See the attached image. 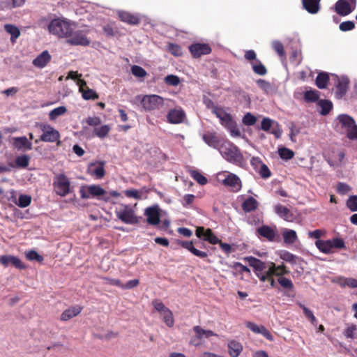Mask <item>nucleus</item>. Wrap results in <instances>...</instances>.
<instances>
[{"mask_svg": "<svg viewBox=\"0 0 357 357\" xmlns=\"http://www.w3.org/2000/svg\"><path fill=\"white\" fill-rule=\"evenodd\" d=\"M253 72L259 75H265L267 73V69L259 60L256 62H251Z\"/></svg>", "mask_w": 357, "mask_h": 357, "instance_id": "40", "label": "nucleus"}, {"mask_svg": "<svg viewBox=\"0 0 357 357\" xmlns=\"http://www.w3.org/2000/svg\"><path fill=\"white\" fill-rule=\"evenodd\" d=\"M259 206L258 202L252 197H249L242 203V209L245 213L255 211Z\"/></svg>", "mask_w": 357, "mask_h": 357, "instance_id": "33", "label": "nucleus"}, {"mask_svg": "<svg viewBox=\"0 0 357 357\" xmlns=\"http://www.w3.org/2000/svg\"><path fill=\"white\" fill-rule=\"evenodd\" d=\"M109 131H110V127L107 125H104L99 128H95L94 130H93L95 135L101 139L107 137L108 135Z\"/></svg>", "mask_w": 357, "mask_h": 357, "instance_id": "44", "label": "nucleus"}, {"mask_svg": "<svg viewBox=\"0 0 357 357\" xmlns=\"http://www.w3.org/2000/svg\"><path fill=\"white\" fill-rule=\"evenodd\" d=\"M52 56L47 50L43 51L33 60V65L37 68H44L50 61Z\"/></svg>", "mask_w": 357, "mask_h": 357, "instance_id": "25", "label": "nucleus"}, {"mask_svg": "<svg viewBox=\"0 0 357 357\" xmlns=\"http://www.w3.org/2000/svg\"><path fill=\"white\" fill-rule=\"evenodd\" d=\"M257 121V118L250 112L245 114L243 118L242 122L245 126H253Z\"/></svg>", "mask_w": 357, "mask_h": 357, "instance_id": "56", "label": "nucleus"}, {"mask_svg": "<svg viewBox=\"0 0 357 357\" xmlns=\"http://www.w3.org/2000/svg\"><path fill=\"white\" fill-rule=\"evenodd\" d=\"M256 235L270 242L275 241V238L278 236L276 228H273L268 225H262L257 228Z\"/></svg>", "mask_w": 357, "mask_h": 357, "instance_id": "15", "label": "nucleus"}, {"mask_svg": "<svg viewBox=\"0 0 357 357\" xmlns=\"http://www.w3.org/2000/svg\"><path fill=\"white\" fill-rule=\"evenodd\" d=\"M228 352L231 357H238L243 351V345L238 341L229 340L227 344Z\"/></svg>", "mask_w": 357, "mask_h": 357, "instance_id": "31", "label": "nucleus"}, {"mask_svg": "<svg viewBox=\"0 0 357 357\" xmlns=\"http://www.w3.org/2000/svg\"><path fill=\"white\" fill-rule=\"evenodd\" d=\"M105 34L108 37H113L118 33L117 29L114 27L112 24H108L102 28Z\"/></svg>", "mask_w": 357, "mask_h": 357, "instance_id": "58", "label": "nucleus"}, {"mask_svg": "<svg viewBox=\"0 0 357 357\" xmlns=\"http://www.w3.org/2000/svg\"><path fill=\"white\" fill-rule=\"evenodd\" d=\"M342 127H345L349 130L355 123L354 119L347 114H340L337 117Z\"/></svg>", "mask_w": 357, "mask_h": 357, "instance_id": "38", "label": "nucleus"}, {"mask_svg": "<svg viewBox=\"0 0 357 357\" xmlns=\"http://www.w3.org/2000/svg\"><path fill=\"white\" fill-rule=\"evenodd\" d=\"M299 305L302 308L303 313H304L305 316L306 317V318L307 319H309V321L312 323V324L316 325L317 320L316 317H314L313 312L310 309H308L307 307H305L304 305L300 303Z\"/></svg>", "mask_w": 357, "mask_h": 357, "instance_id": "47", "label": "nucleus"}, {"mask_svg": "<svg viewBox=\"0 0 357 357\" xmlns=\"http://www.w3.org/2000/svg\"><path fill=\"white\" fill-rule=\"evenodd\" d=\"M190 174L193 179L199 184L203 185L207 183V178L198 171L193 170Z\"/></svg>", "mask_w": 357, "mask_h": 357, "instance_id": "51", "label": "nucleus"}, {"mask_svg": "<svg viewBox=\"0 0 357 357\" xmlns=\"http://www.w3.org/2000/svg\"><path fill=\"white\" fill-rule=\"evenodd\" d=\"M222 184L230 187L233 192H238L242 188V183L238 176L233 173H229L222 181Z\"/></svg>", "mask_w": 357, "mask_h": 357, "instance_id": "17", "label": "nucleus"}, {"mask_svg": "<svg viewBox=\"0 0 357 357\" xmlns=\"http://www.w3.org/2000/svg\"><path fill=\"white\" fill-rule=\"evenodd\" d=\"M116 217L126 224L135 225L139 222V218L135 215L134 211L127 206L123 209L116 211Z\"/></svg>", "mask_w": 357, "mask_h": 357, "instance_id": "13", "label": "nucleus"}, {"mask_svg": "<svg viewBox=\"0 0 357 357\" xmlns=\"http://www.w3.org/2000/svg\"><path fill=\"white\" fill-rule=\"evenodd\" d=\"M245 259L254 269V272L261 282H268L271 287H275V282L273 278L274 273H272L267 268L266 263L254 257H248Z\"/></svg>", "mask_w": 357, "mask_h": 357, "instance_id": "1", "label": "nucleus"}, {"mask_svg": "<svg viewBox=\"0 0 357 357\" xmlns=\"http://www.w3.org/2000/svg\"><path fill=\"white\" fill-rule=\"evenodd\" d=\"M167 50L175 56H180L183 54L181 47L178 45L174 43H169L167 46Z\"/></svg>", "mask_w": 357, "mask_h": 357, "instance_id": "49", "label": "nucleus"}, {"mask_svg": "<svg viewBox=\"0 0 357 357\" xmlns=\"http://www.w3.org/2000/svg\"><path fill=\"white\" fill-rule=\"evenodd\" d=\"M318 105L321 107L320 112L321 115L326 116L331 111L333 108V103L328 100H320Z\"/></svg>", "mask_w": 357, "mask_h": 357, "instance_id": "39", "label": "nucleus"}, {"mask_svg": "<svg viewBox=\"0 0 357 357\" xmlns=\"http://www.w3.org/2000/svg\"><path fill=\"white\" fill-rule=\"evenodd\" d=\"M10 259L11 264L16 268H18L20 270H24L26 268V266L24 264V263L22 261V260L19 257L12 255Z\"/></svg>", "mask_w": 357, "mask_h": 357, "instance_id": "59", "label": "nucleus"}, {"mask_svg": "<svg viewBox=\"0 0 357 357\" xmlns=\"http://www.w3.org/2000/svg\"><path fill=\"white\" fill-rule=\"evenodd\" d=\"M204 241L209 242L213 245L218 244L220 239L213 234L212 230L209 228L206 229V233L204 238Z\"/></svg>", "mask_w": 357, "mask_h": 357, "instance_id": "48", "label": "nucleus"}, {"mask_svg": "<svg viewBox=\"0 0 357 357\" xmlns=\"http://www.w3.org/2000/svg\"><path fill=\"white\" fill-rule=\"evenodd\" d=\"M11 142L13 146L18 151H30L33 147L32 143L25 136L12 137Z\"/></svg>", "mask_w": 357, "mask_h": 357, "instance_id": "18", "label": "nucleus"}, {"mask_svg": "<svg viewBox=\"0 0 357 357\" xmlns=\"http://www.w3.org/2000/svg\"><path fill=\"white\" fill-rule=\"evenodd\" d=\"M132 74L138 78H144L147 75L146 71L141 66L134 65L131 67Z\"/></svg>", "mask_w": 357, "mask_h": 357, "instance_id": "46", "label": "nucleus"}, {"mask_svg": "<svg viewBox=\"0 0 357 357\" xmlns=\"http://www.w3.org/2000/svg\"><path fill=\"white\" fill-rule=\"evenodd\" d=\"M165 82L167 85L177 86L180 83L179 77L176 75H169L165 77Z\"/></svg>", "mask_w": 357, "mask_h": 357, "instance_id": "60", "label": "nucleus"}, {"mask_svg": "<svg viewBox=\"0 0 357 357\" xmlns=\"http://www.w3.org/2000/svg\"><path fill=\"white\" fill-rule=\"evenodd\" d=\"M141 105L146 111L157 110L164 105V99L155 94L144 95L141 99Z\"/></svg>", "mask_w": 357, "mask_h": 357, "instance_id": "9", "label": "nucleus"}, {"mask_svg": "<svg viewBox=\"0 0 357 357\" xmlns=\"http://www.w3.org/2000/svg\"><path fill=\"white\" fill-rule=\"evenodd\" d=\"M178 244L180 245L182 248L190 251L192 255L196 257H198L202 259L206 258L208 255L206 252L199 250L198 249L194 247L193 242L191 241H179Z\"/></svg>", "mask_w": 357, "mask_h": 357, "instance_id": "21", "label": "nucleus"}, {"mask_svg": "<svg viewBox=\"0 0 357 357\" xmlns=\"http://www.w3.org/2000/svg\"><path fill=\"white\" fill-rule=\"evenodd\" d=\"M89 29L86 26L77 27L76 24H73V28L71 30L70 36L66 39L67 43L71 45L89 46L91 40L88 38L87 35Z\"/></svg>", "mask_w": 357, "mask_h": 357, "instance_id": "3", "label": "nucleus"}, {"mask_svg": "<svg viewBox=\"0 0 357 357\" xmlns=\"http://www.w3.org/2000/svg\"><path fill=\"white\" fill-rule=\"evenodd\" d=\"M83 307L80 305H76L72 306L66 310L61 315V320L66 321L76 316H77L82 310Z\"/></svg>", "mask_w": 357, "mask_h": 357, "instance_id": "27", "label": "nucleus"}, {"mask_svg": "<svg viewBox=\"0 0 357 357\" xmlns=\"http://www.w3.org/2000/svg\"><path fill=\"white\" fill-rule=\"evenodd\" d=\"M121 21L130 25H137L140 22V18L137 15L126 11H120L118 13Z\"/></svg>", "mask_w": 357, "mask_h": 357, "instance_id": "24", "label": "nucleus"}, {"mask_svg": "<svg viewBox=\"0 0 357 357\" xmlns=\"http://www.w3.org/2000/svg\"><path fill=\"white\" fill-rule=\"evenodd\" d=\"M346 205L350 211H357V196H350L347 201Z\"/></svg>", "mask_w": 357, "mask_h": 357, "instance_id": "57", "label": "nucleus"}, {"mask_svg": "<svg viewBox=\"0 0 357 357\" xmlns=\"http://www.w3.org/2000/svg\"><path fill=\"white\" fill-rule=\"evenodd\" d=\"M154 309L160 314L165 324L171 328L174 324V319L172 312L167 307L164 303L158 299L152 301Z\"/></svg>", "mask_w": 357, "mask_h": 357, "instance_id": "10", "label": "nucleus"}, {"mask_svg": "<svg viewBox=\"0 0 357 357\" xmlns=\"http://www.w3.org/2000/svg\"><path fill=\"white\" fill-rule=\"evenodd\" d=\"M349 80L347 77H343L338 78V83L336 86V96L337 98H342L347 92Z\"/></svg>", "mask_w": 357, "mask_h": 357, "instance_id": "29", "label": "nucleus"}, {"mask_svg": "<svg viewBox=\"0 0 357 357\" xmlns=\"http://www.w3.org/2000/svg\"><path fill=\"white\" fill-rule=\"evenodd\" d=\"M258 173L263 178H268L271 176V172L266 164H263V165L258 169Z\"/></svg>", "mask_w": 357, "mask_h": 357, "instance_id": "64", "label": "nucleus"}, {"mask_svg": "<svg viewBox=\"0 0 357 357\" xmlns=\"http://www.w3.org/2000/svg\"><path fill=\"white\" fill-rule=\"evenodd\" d=\"M225 128L230 132L231 135L234 137H239L241 131L238 128L236 122L232 120L229 124H227Z\"/></svg>", "mask_w": 357, "mask_h": 357, "instance_id": "54", "label": "nucleus"}, {"mask_svg": "<svg viewBox=\"0 0 357 357\" xmlns=\"http://www.w3.org/2000/svg\"><path fill=\"white\" fill-rule=\"evenodd\" d=\"M280 257L282 260L291 263V264H296L297 263L298 257L286 250L281 251Z\"/></svg>", "mask_w": 357, "mask_h": 357, "instance_id": "42", "label": "nucleus"}, {"mask_svg": "<svg viewBox=\"0 0 357 357\" xmlns=\"http://www.w3.org/2000/svg\"><path fill=\"white\" fill-rule=\"evenodd\" d=\"M266 266L267 268L276 276H283L284 275L289 273V271L283 264L276 266L275 263L269 261L266 263Z\"/></svg>", "mask_w": 357, "mask_h": 357, "instance_id": "30", "label": "nucleus"}, {"mask_svg": "<svg viewBox=\"0 0 357 357\" xmlns=\"http://www.w3.org/2000/svg\"><path fill=\"white\" fill-rule=\"evenodd\" d=\"M25 256H26V258L29 261L35 260L38 262H41L43 261V256L40 255L35 250H29V251L26 252Z\"/></svg>", "mask_w": 357, "mask_h": 357, "instance_id": "53", "label": "nucleus"}, {"mask_svg": "<svg viewBox=\"0 0 357 357\" xmlns=\"http://www.w3.org/2000/svg\"><path fill=\"white\" fill-rule=\"evenodd\" d=\"M321 0H301L303 8L310 14H317L320 10Z\"/></svg>", "mask_w": 357, "mask_h": 357, "instance_id": "26", "label": "nucleus"}, {"mask_svg": "<svg viewBox=\"0 0 357 357\" xmlns=\"http://www.w3.org/2000/svg\"><path fill=\"white\" fill-rule=\"evenodd\" d=\"M5 31L10 34V41L12 43H15L17 38L20 36V31L17 26L13 24H7L4 25Z\"/></svg>", "mask_w": 357, "mask_h": 357, "instance_id": "35", "label": "nucleus"}, {"mask_svg": "<svg viewBox=\"0 0 357 357\" xmlns=\"http://www.w3.org/2000/svg\"><path fill=\"white\" fill-rule=\"evenodd\" d=\"M193 331L197 336L201 340H202L204 337L208 338L209 337L216 335V334H215L212 331L204 330L199 326H195L193 328Z\"/></svg>", "mask_w": 357, "mask_h": 357, "instance_id": "37", "label": "nucleus"}, {"mask_svg": "<svg viewBox=\"0 0 357 357\" xmlns=\"http://www.w3.org/2000/svg\"><path fill=\"white\" fill-rule=\"evenodd\" d=\"M88 173L94 176L96 179H101L105 174L104 163H91L88 167Z\"/></svg>", "mask_w": 357, "mask_h": 357, "instance_id": "22", "label": "nucleus"}, {"mask_svg": "<svg viewBox=\"0 0 357 357\" xmlns=\"http://www.w3.org/2000/svg\"><path fill=\"white\" fill-rule=\"evenodd\" d=\"M339 28L342 31H349L355 28V23L353 21H345L340 23Z\"/></svg>", "mask_w": 357, "mask_h": 357, "instance_id": "62", "label": "nucleus"}, {"mask_svg": "<svg viewBox=\"0 0 357 357\" xmlns=\"http://www.w3.org/2000/svg\"><path fill=\"white\" fill-rule=\"evenodd\" d=\"M304 98L308 102H316L319 99V95L317 91H307L305 93Z\"/></svg>", "mask_w": 357, "mask_h": 357, "instance_id": "63", "label": "nucleus"}, {"mask_svg": "<svg viewBox=\"0 0 357 357\" xmlns=\"http://www.w3.org/2000/svg\"><path fill=\"white\" fill-rule=\"evenodd\" d=\"M315 245L318 250L324 254H331L333 252V249H345V243L342 238H333L328 240H317Z\"/></svg>", "mask_w": 357, "mask_h": 357, "instance_id": "7", "label": "nucleus"}, {"mask_svg": "<svg viewBox=\"0 0 357 357\" xmlns=\"http://www.w3.org/2000/svg\"><path fill=\"white\" fill-rule=\"evenodd\" d=\"M356 0H338L335 5V12L340 16L350 14L354 9Z\"/></svg>", "mask_w": 357, "mask_h": 357, "instance_id": "11", "label": "nucleus"}, {"mask_svg": "<svg viewBox=\"0 0 357 357\" xmlns=\"http://www.w3.org/2000/svg\"><path fill=\"white\" fill-rule=\"evenodd\" d=\"M53 191L61 197H64L73 192L70 178L63 173L56 174L52 183Z\"/></svg>", "mask_w": 357, "mask_h": 357, "instance_id": "5", "label": "nucleus"}, {"mask_svg": "<svg viewBox=\"0 0 357 357\" xmlns=\"http://www.w3.org/2000/svg\"><path fill=\"white\" fill-rule=\"evenodd\" d=\"M278 282L284 289L291 290L294 289V284L290 279L283 276H278Z\"/></svg>", "mask_w": 357, "mask_h": 357, "instance_id": "50", "label": "nucleus"}, {"mask_svg": "<svg viewBox=\"0 0 357 357\" xmlns=\"http://www.w3.org/2000/svg\"><path fill=\"white\" fill-rule=\"evenodd\" d=\"M67 109L64 106L58 107L50 111L49 118L50 120H55L58 116L64 114Z\"/></svg>", "mask_w": 357, "mask_h": 357, "instance_id": "45", "label": "nucleus"}, {"mask_svg": "<svg viewBox=\"0 0 357 357\" xmlns=\"http://www.w3.org/2000/svg\"><path fill=\"white\" fill-rule=\"evenodd\" d=\"M245 326L253 333L256 334H261L268 340L272 341L273 340V335L265 326L262 325L258 326L256 324L251 321L245 322Z\"/></svg>", "mask_w": 357, "mask_h": 357, "instance_id": "19", "label": "nucleus"}, {"mask_svg": "<svg viewBox=\"0 0 357 357\" xmlns=\"http://www.w3.org/2000/svg\"><path fill=\"white\" fill-rule=\"evenodd\" d=\"M213 112L220 120L222 125L225 127L233 120L231 116L222 108L215 107Z\"/></svg>", "mask_w": 357, "mask_h": 357, "instance_id": "32", "label": "nucleus"}, {"mask_svg": "<svg viewBox=\"0 0 357 357\" xmlns=\"http://www.w3.org/2000/svg\"><path fill=\"white\" fill-rule=\"evenodd\" d=\"M160 210L158 205L147 207L144 210L146 222L151 225H157L160 221Z\"/></svg>", "mask_w": 357, "mask_h": 357, "instance_id": "14", "label": "nucleus"}, {"mask_svg": "<svg viewBox=\"0 0 357 357\" xmlns=\"http://www.w3.org/2000/svg\"><path fill=\"white\" fill-rule=\"evenodd\" d=\"M202 139L208 146L217 150H219L226 140L220 137L216 132H206L202 135Z\"/></svg>", "mask_w": 357, "mask_h": 357, "instance_id": "12", "label": "nucleus"}, {"mask_svg": "<svg viewBox=\"0 0 357 357\" xmlns=\"http://www.w3.org/2000/svg\"><path fill=\"white\" fill-rule=\"evenodd\" d=\"M167 121L172 124L181 123L185 118V112L182 109H170L167 115Z\"/></svg>", "mask_w": 357, "mask_h": 357, "instance_id": "20", "label": "nucleus"}, {"mask_svg": "<svg viewBox=\"0 0 357 357\" xmlns=\"http://www.w3.org/2000/svg\"><path fill=\"white\" fill-rule=\"evenodd\" d=\"M81 82L82 84L79 86V91L84 100H96L98 98V93L93 89H89L86 86V82L81 80Z\"/></svg>", "mask_w": 357, "mask_h": 357, "instance_id": "28", "label": "nucleus"}, {"mask_svg": "<svg viewBox=\"0 0 357 357\" xmlns=\"http://www.w3.org/2000/svg\"><path fill=\"white\" fill-rule=\"evenodd\" d=\"M189 51L193 58H199L211 52V47L206 43H194L189 46Z\"/></svg>", "mask_w": 357, "mask_h": 357, "instance_id": "16", "label": "nucleus"}, {"mask_svg": "<svg viewBox=\"0 0 357 357\" xmlns=\"http://www.w3.org/2000/svg\"><path fill=\"white\" fill-rule=\"evenodd\" d=\"M31 202V197L29 195H21L19 197L17 206L21 208H25L30 205Z\"/></svg>", "mask_w": 357, "mask_h": 357, "instance_id": "52", "label": "nucleus"}, {"mask_svg": "<svg viewBox=\"0 0 357 357\" xmlns=\"http://www.w3.org/2000/svg\"><path fill=\"white\" fill-rule=\"evenodd\" d=\"M356 331L357 326L356 324H347V327L343 331V335L347 339H354Z\"/></svg>", "mask_w": 357, "mask_h": 357, "instance_id": "43", "label": "nucleus"}, {"mask_svg": "<svg viewBox=\"0 0 357 357\" xmlns=\"http://www.w3.org/2000/svg\"><path fill=\"white\" fill-rule=\"evenodd\" d=\"M73 24L66 20L54 19L49 24L48 30L50 33L59 38L67 39L73 28Z\"/></svg>", "mask_w": 357, "mask_h": 357, "instance_id": "4", "label": "nucleus"}, {"mask_svg": "<svg viewBox=\"0 0 357 357\" xmlns=\"http://www.w3.org/2000/svg\"><path fill=\"white\" fill-rule=\"evenodd\" d=\"M329 82V75L328 73L321 72L318 74L316 78V85L320 89H324L327 87Z\"/></svg>", "mask_w": 357, "mask_h": 357, "instance_id": "36", "label": "nucleus"}, {"mask_svg": "<svg viewBox=\"0 0 357 357\" xmlns=\"http://www.w3.org/2000/svg\"><path fill=\"white\" fill-rule=\"evenodd\" d=\"M284 243L292 245L298 240L296 232L293 229H285L282 232Z\"/></svg>", "mask_w": 357, "mask_h": 357, "instance_id": "34", "label": "nucleus"}, {"mask_svg": "<svg viewBox=\"0 0 357 357\" xmlns=\"http://www.w3.org/2000/svg\"><path fill=\"white\" fill-rule=\"evenodd\" d=\"M273 50L278 53L280 56H283L285 54L284 46L280 41H273L272 44Z\"/></svg>", "mask_w": 357, "mask_h": 357, "instance_id": "61", "label": "nucleus"}, {"mask_svg": "<svg viewBox=\"0 0 357 357\" xmlns=\"http://www.w3.org/2000/svg\"><path fill=\"white\" fill-rule=\"evenodd\" d=\"M275 212L282 219L287 222H293L295 220L294 213L286 206L277 204L274 207Z\"/></svg>", "mask_w": 357, "mask_h": 357, "instance_id": "23", "label": "nucleus"}, {"mask_svg": "<svg viewBox=\"0 0 357 357\" xmlns=\"http://www.w3.org/2000/svg\"><path fill=\"white\" fill-rule=\"evenodd\" d=\"M278 152L280 158L284 160H290L294 156V151L285 147L280 149Z\"/></svg>", "mask_w": 357, "mask_h": 357, "instance_id": "55", "label": "nucleus"}, {"mask_svg": "<svg viewBox=\"0 0 357 357\" xmlns=\"http://www.w3.org/2000/svg\"><path fill=\"white\" fill-rule=\"evenodd\" d=\"M82 199L97 198L98 199L109 202L110 197L107 192L100 185H83L79 191Z\"/></svg>", "mask_w": 357, "mask_h": 357, "instance_id": "6", "label": "nucleus"}, {"mask_svg": "<svg viewBox=\"0 0 357 357\" xmlns=\"http://www.w3.org/2000/svg\"><path fill=\"white\" fill-rule=\"evenodd\" d=\"M30 158L27 155H22L16 157L15 160V167L18 168H26L29 164Z\"/></svg>", "mask_w": 357, "mask_h": 357, "instance_id": "41", "label": "nucleus"}, {"mask_svg": "<svg viewBox=\"0 0 357 357\" xmlns=\"http://www.w3.org/2000/svg\"><path fill=\"white\" fill-rule=\"evenodd\" d=\"M218 151L226 160L231 163L238 165L243 160V156L238 148L227 139Z\"/></svg>", "mask_w": 357, "mask_h": 357, "instance_id": "2", "label": "nucleus"}, {"mask_svg": "<svg viewBox=\"0 0 357 357\" xmlns=\"http://www.w3.org/2000/svg\"><path fill=\"white\" fill-rule=\"evenodd\" d=\"M43 134L40 137V140L45 142H56L57 145H59L60 142V133L54 129L52 126L47 123H40L38 125Z\"/></svg>", "mask_w": 357, "mask_h": 357, "instance_id": "8", "label": "nucleus"}]
</instances>
